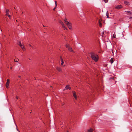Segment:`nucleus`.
<instances>
[{"mask_svg": "<svg viewBox=\"0 0 132 132\" xmlns=\"http://www.w3.org/2000/svg\"><path fill=\"white\" fill-rule=\"evenodd\" d=\"M14 8L15 9V7H14Z\"/></svg>", "mask_w": 132, "mask_h": 132, "instance_id": "38", "label": "nucleus"}, {"mask_svg": "<svg viewBox=\"0 0 132 132\" xmlns=\"http://www.w3.org/2000/svg\"><path fill=\"white\" fill-rule=\"evenodd\" d=\"M60 22V24L62 25V27L63 28H65V26H64V24L63 23V22H62V21H61Z\"/></svg>", "mask_w": 132, "mask_h": 132, "instance_id": "14", "label": "nucleus"}, {"mask_svg": "<svg viewBox=\"0 0 132 132\" xmlns=\"http://www.w3.org/2000/svg\"><path fill=\"white\" fill-rule=\"evenodd\" d=\"M16 98L17 99H18V98H19L18 97V96H16Z\"/></svg>", "mask_w": 132, "mask_h": 132, "instance_id": "31", "label": "nucleus"}, {"mask_svg": "<svg viewBox=\"0 0 132 132\" xmlns=\"http://www.w3.org/2000/svg\"><path fill=\"white\" fill-rule=\"evenodd\" d=\"M64 39H65V40H66V41L67 40H66V38H66V36H64Z\"/></svg>", "mask_w": 132, "mask_h": 132, "instance_id": "27", "label": "nucleus"}, {"mask_svg": "<svg viewBox=\"0 0 132 132\" xmlns=\"http://www.w3.org/2000/svg\"><path fill=\"white\" fill-rule=\"evenodd\" d=\"M102 21L100 20V19H99V20L98 21V24H99V26L101 27L102 26Z\"/></svg>", "mask_w": 132, "mask_h": 132, "instance_id": "8", "label": "nucleus"}, {"mask_svg": "<svg viewBox=\"0 0 132 132\" xmlns=\"http://www.w3.org/2000/svg\"><path fill=\"white\" fill-rule=\"evenodd\" d=\"M72 92L73 94V96L75 98L76 100L77 99V95H76V92H75V91H72Z\"/></svg>", "mask_w": 132, "mask_h": 132, "instance_id": "7", "label": "nucleus"}, {"mask_svg": "<svg viewBox=\"0 0 132 132\" xmlns=\"http://www.w3.org/2000/svg\"><path fill=\"white\" fill-rule=\"evenodd\" d=\"M10 69H12V67H10Z\"/></svg>", "mask_w": 132, "mask_h": 132, "instance_id": "34", "label": "nucleus"}, {"mask_svg": "<svg viewBox=\"0 0 132 132\" xmlns=\"http://www.w3.org/2000/svg\"><path fill=\"white\" fill-rule=\"evenodd\" d=\"M126 12H127L128 13H129L130 14H132L131 12V11H127Z\"/></svg>", "mask_w": 132, "mask_h": 132, "instance_id": "23", "label": "nucleus"}, {"mask_svg": "<svg viewBox=\"0 0 132 132\" xmlns=\"http://www.w3.org/2000/svg\"><path fill=\"white\" fill-rule=\"evenodd\" d=\"M28 31H31V29H29V28H28Z\"/></svg>", "mask_w": 132, "mask_h": 132, "instance_id": "29", "label": "nucleus"}, {"mask_svg": "<svg viewBox=\"0 0 132 132\" xmlns=\"http://www.w3.org/2000/svg\"><path fill=\"white\" fill-rule=\"evenodd\" d=\"M103 1H104L105 3L107 2L108 1V0H103Z\"/></svg>", "mask_w": 132, "mask_h": 132, "instance_id": "25", "label": "nucleus"}, {"mask_svg": "<svg viewBox=\"0 0 132 132\" xmlns=\"http://www.w3.org/2000/svg\"><path fill=\"white\" fill-rule=\"evenodd\" d=\"M65 29L67 30H68V29H67V28L65 27V28H64V29L65 30Z\"/></svg>", "mask_w": 132, "mask_h": 132, "instance_id": "28", "label": "nucleus"}, {"mask_svg": "<svg viewBox=\"0 0 132 132\" xmlns=\"http://www.w3.org/2000/svg\"><path fill=\"white\" fill-rule=\"evenodd\" d=\"M68 26L70 30H71L72 29V28L71 26V23L69 22H67V24H66Z\"/></svg>", "mask_w": 132, "mask_h": 132, "instance_id": "3", "label": "nucleus"}, {"mask_svg": "<svg viewBox=\"0 0 132 132\" xmlns=\"http://www.w3.org/2000/svg\"><path fill=\"white\" fill-rule=\"evenodd\" d=\"M71 89V88L70 87V86L69 85H67L65 87V88L64 89V90H65L69 89L70 90Z\"/></svg>", "mask_w": 132, "mask_h": 132, "instance_id": "6", "label": "nucleus"}, {"mask_svg": "<svg viewBox=\"0 0 132 132\" xmlns=\"http://www.w3.org/2000/svg\"><path fill=\"white\" fill-rule=\"evenodd\" d=\"M116 35L115 34H113V37L114 38H116Z\"/></svg>", "mask_w": 132, "mask_h": 132, "instance_id": "22", "label": "nucleus"}, {"mask_svg": "<svg viewBox=\"0 0 132 132\" xmlns=\"http://www.w3.org/2000/svg\"><path fill=\"white\" fill-rule=\"evenodd\" d=\"M56 69L59 72H61L62 71V69L60 67H56Z\"/></svg>", "mask_w": 132, "mask_h": 132, "instance_id": "9", "label": "nucleus"}, {"mask_svg": "<svg viewBox=\"0 0 132 132\" xmlns=\"http://www.w3.org/2000/svg\"><path fill=\"white\" fill-rule=\"evenodd\" d=\"M18 60H19L17 58H15L14 59V61L15 62H17L18 61Z\"/></svg>", "mask_w": 132, "mask_h": 132, "instance_id": "20", "label": "nucleus"}, {"mask_svg": "<svg viewBox=\"0 0 132 132\" xmlns=\"http://www.w3.org/2000/svg\"><path fill=\"white\" fill-rule=\"evenodd\" d=\"M65 46L71 52H72L73 51V50L72 49V47H71L69 45H67V44H66Z\"/></svg>", "mask_w": 132, "mask_h": 132, "instance_id": "2", "label": "nucleus"}, {"mask_svg": "<svg viewBox=\"0 0 132 132\" xmlns=\"http://www.w3.org/2000/svg\"><path fill=\"white\" fill-rule=\"evenodd\" d=\"M18 44L20 46V47H22V44L21 42L20 41H19V43H18Z\"/></svg>", "mask_w": 132, "mask_h": 132, "instance_id": "18", "label": "nucleus"}, {"mask_svg": "<svg viewBox=\"0 0 132 132\" xmlns=\"http://www.w3.org/2000/svg\"><path fill=\"white\" fill-rule=\"evenodd\" d=\"M10 83V80L9 79H7L6 82V87L7 88L9 87V86Z\"/></svg>", "mask_w": 132, "mask_h": 132, "instance_id": "5", "label": "nucleus"}, {"mask_svg": "<svg viewBox=\"0 0 132 132\" xmlns=\"http://www.w3.org/2000/svg\"><path fill=\"white\" fill-rule=\"evenodd\" d=\"M64 21L65 22V23L66 24H67V22H68L67 20V19L65 18L64 20Z\"/></svg>", "mask_w": 132, "mask_h": 132, "instance_id": "19", "label": "nucleus"}, {"mask_svg": "<svg viewBox=\"0 0 132 132\" xmlns=\"http://www.w3.org/2000/svg\"><path fill=\"white\" fill-rule=\"evenodd\" d=\"M114 61V58H111L110 60V62L111 63V64L112 63H113V62Z\"/></svg>", "mask_w": 132, "mask_h": 132, "instance_id": "11", "label": "nucleus"}, {"mask_svg": "<svg viewBox=\"0 0 132 132\" xmlns=\"http://www.w3.org/2000/svg\"><path fill=\"white\" fill-rule=\"evenodd\" d=\"M123 6L121 5H119L115 7V8L116 9L119 10L122 8Z\"/></svg>", "mask_w": 132, "mask_h": 132, "instance_id": "4", "label": "nucleus"}, {"mask_svg": "<svg viewBox=\"0 0 132 132\" xmlns=\"http://www.w3.org/2000/svg\"><path fill=\"white\" fill-rule=\"evenodd\" d=\"M106 15L107 16V18H110L109 16V13H108V11H107L106 12Z\"/></svg>", "mask_w": 132, "mask_h": 132, "instance_id": "15", "label": "nucleus"}, {"mask_svg": "<svg viewBox=\"0 0 132 132\" xmlns=\"http://www.w3.org/2000/svg\"><path fill=\"white\" fill-rule=\"evenodd\" d=\"M93 129L92 128H90L89 129L87 130L88 132H93Z\"/></svg>", "mask_w": 132, "mask_h": 132, "instance_id": "13", "label": "nucleus"}, {"mask_svg": "<svg viewBox=\"0 0 132 132\" xmlns=\"http://www.w3.org/2000/svg\"><path fill=\"white\" fill-rule=\"evenodd\" d=\"M14 123H15V125L16 126V129H17V130H18V131L19 132H20V131H19V130H18V128H17V125H16V123H15V122H14Z\"/></svg>", "mask_w": 132, "mask_h": 132, "instance_id": "24", "label": "nucleus"}, {"mask_svg": "<svg viewBox=\"0 0 132 132\" xmlns=\"http://www.w3.org/2000/svg\"><path fill=\"white\" fill-rule=\"evenodd\" d=\"M7 16H8L9 18H10V19L11 18V16L9 14Z\"/></svg>", "mask_w": 132, "mask_h": 132, "instance_id": "26", "label": "nucleus"}, {"mask_svg": "<svg viewBox=\"0 0 132 132\" xmlns=\"http://www.w3.org/2000/svg\"><path fill=\"white\" fill-rule=\"evenodd\" d=\"M9 11H10L9 10H8V9L6 10V15H7V16L9 14Z\"/></svg>", "mask_w": 132, "mask_h": 132, "instance_id": "16", "label": "nucleus"}, {"mask_svg": "<svg viewBox=\"0 0 132 132\" xmlns=\"http://www.w3.org/2000/svg\"><path fill=\"white\" fill-rule=\"evenodd\" d=\"M29 45L30 46V47H32V46L30 44H29Z\"/></svg>", "mask_w": 132, "mask_h": 132, "instance_id": "30", "label": "nucleus"}, {"mask_svg": "<svg viewBox=\"0 0 132 132\" xmlns=\"http://www.w3.org/2000/svg\"><path fill=\"white\" fill-rule=\"evenodd\" d=\"M55 7H54V9H53V10L54 11L55 10V9L56 8V6H57V2L56 1H55Z\"/></svg>", "mask_w": 132, "mask_h": 132, "instance_id": "17", "label": "nucleus"}, {"mask_svg": "<svg viewBox=\"0 0 132 132\" xmlns=\"http://www.w3.org/2000/svg\"><path fill=\"white\" fill-rule=\"evenodd\" d=\"M20 77V76L19 77Z\"/></svg>", "mask_w": 132, "mask_h": 132, "instance_id": "39", "label": "nucleus"}, {"mask_svg": "<svg viewBox=\"0 0 132 132\" xmlns=\"http://www.w3.org/2000/svg\"><path fill=\"white\" fill-rule=\"evenodd\" d=\"M103 34H104V32H103V34L102 35V36H103Z\"/></svg>", "mask_w": 132, "mask_h": 132, "instance_id": "33", "label": "nucleus"}, {"mask_svg": "<svg viewBox=\"0 0 132 132\" xmlns=\"http://www.w3.org/2000/svg\"><path fill=\"white\" fill-rule=\"evenodd\" d=\"M60 58L61 61V65H63V64L64 62H63V59H62L61 56H60Z\"/></svg>", "mask_w": 132, "mask_h": 132, "instance_id": "10", "label": "nucleus"}, {"mask_svg": "<svg viewBox=\"0 0 132 132\" xmlns=\"http://www.w3.org/2000/svg\"><path fill=\"white\" fill-rule=\"evenodd\" d=\"M21 47V48L23 50V51H25V48L24 46H22V47Z\"/></svg>", "mask_w": 132, "mask_h": 132, "instance_id": "21", "label": "nucleus"}, {"mask_svg": "<svg viewBox=\"0 0 132 132\" xmlns=\"http://www.w3.org/2000/svg\"><path fill=\"white\" fill-rule=\"evenodd\" d=\"M112 53L113 54V51L112 50Z\"/></svg>", "mask_w": 132, "mask_h": 132, "instance_id": "35", "label": "nucleus"}, {"mask_svg": "<svg viewBox=\"0 0 132 132\" xmlns=\"http://www.w3.org/2000/svg\"><path fill=\"white\" fill-rule=\"evenodd\" d=\"M90 55L91 57L93 60L96 62L98 61V56L97 54L93 52L90 53Z\"/></svg>", "mask_w": 132, "mask_h": 132, "instance_id": "1", "label": "nucleus"}, {"mask_svg": "<svg viewBox=\"0 0 132 132\" xmlns=\"http://www.w3.org/2000/svg\"><path fill=\"white\" fill-rule=\"evenodd\" d=\"M62 36H63V34H62Z\"/></svg>", "mask_w": 132, "mask_h": 132, "instance_id": "36", "label": "nucleus"}, {"mask_svg": "<svg viewBox=\"0 0 132 132\" xmlns=\"http://www.w3.org/2000/svg\"><path fill=\"white\" fill-rule=\"evenodd\" d=\"M124 3L126 5H130V4L127 1H125L124 2Z\"/></svg>", "mask_w": 132, "mask_h": 132, "instance_id": "12", "label": "nucleus"}, {"mask_svg": "<svg viewBox=\"0 0 132 132\" xmlns=\"http://www.w3.org/2000/svg\"><path fill=\"white\" fill-rule=\"evenodd\" d=\"M43 27H45V26L44 25H43Z\"/></svg>", "mask_w": 132, "mask_h": 132, "instance_id": "37", "label": "nucleus"}, {"mask_svg": "<svg viewBox=\"0 0 132 132\" xmlns=\"http://www.w3.org/2000/svg\"><path fill=\"white\" fill-rule=\"evenodd\" d=\"M129 18L130 19H132V17H130Z\"/></svg>", "mask_w": 132, "mask_h": 132, "instance_id": "32", "label": "nucleus"}]
</instances>
